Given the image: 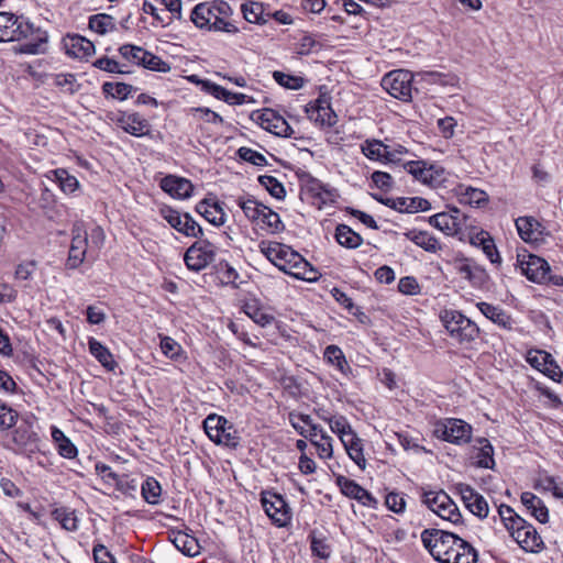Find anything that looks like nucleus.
<instances>
[{
	"label": "nucleus",
	"instance_id": "54",
	"mask_svg": "<svg viewBox=\"0 0 563 563\" xmlns=\"http://www.w3.org/2000/svg\"><path fill=\"white\" fill-rule=\"evenodd\" d=\"M18 419V412L10 408L7 404L0 401V430L12 428Z\"/></svg>",
	"mask_w": 563,
	"mask_h": 563
},
{
	"label": "nucleus",
	"instance_id": "3",
	"mask_svg": "<svg viewBox=\"0 0 563 563\" xmlns=\"http://www.w3.org/2000/svg\"><path fill=\"white\" fill-rule=\"evenodd\" d=\"M232 9L222 0L199 3L191 12V21L200 29L207 27L212 31L235 34L239 29L232 21Z\"/></svg>",
	"mask_w": 563,
	"mask_h": 563
},
{
	"label": "nucleus",
	"instance_id": "4",
	"mask_svg": "<svg viewBox=\"0 0 563 563\" xmlns=\"http://www.w3.org/2000/svg\"><path fill=\"white\" fill-rule=\"evenodd\" d=\"M440 319L450 336L461 344H468L479 335V328L457 310H443Z\"/></svg>",
	"mask_w": 563,
	"mask_h": 563
},
{
	"label": "nucleus",
	"instance_id": "59",
	"mask_svg": "<svg viewBox=\"0 0 563 563\" xmlns=\"http://www.w3.org/2000/svg\"><path fill=\"white\" fill-rule=\"evenodd\" d=\"M144 68L156 71H167L170 67L162 60L158 56L146 51V56L144 57V62L142 65Z\"/></svg>",
	"mask_w": 563,
	"mask_h": 563
},
{
	"label": "nucleus",
	"instance_id": "14",
	"mask_svg": "<svg viewBox=\"0 0 563 563\" xmlns=\"http://www.w3.org/2000/svg\"><path fill=\"white\" fill-rule=\"evenodd\" d=\"M310 120L322 126H333L336 123V114L331 108L330 97L321 95L317 100L306 107Z\"/></svg>",
	"mask_w": 563,
	"mask_h": 563
},
{
	"label": "nucleus",
	"instance_id": "9",
	"mask_svg": "<svg viewBox=\"0 0 563 563\" xmlns=\"http://www.w3.org/2000/svg\"><path fill=\"white\" fill-rule=\"evenodd\" d=\"M411 73L399 69L385 75L382 86L391 97L401 101H409L411 99Z\"/></svg>",
	"mask_w": 563,
	"mask_h": 563
},
{
	"label": "nucleus",
	"instance_id": "5",
	"mask_svg": "<svg viewBox=\"0 0 563 563\" xmlns=\"http://www.w3.org/2000/svg\"><path fill=\"white\" fill-rule=\"evenodd\" d=\"M203 428L209 439L216 444L235 449L240 443L238 430L222 416L209 415L203 421Z\"/></svg>",
	"mask_w": 563,
	"mask_h": 563
},
{
	"label": "nucleus",
	"instance_id": "46",
	"mask_svg": "<svg viewBox=\"0 0 563 563\" xmlns=\"http://www.w3.org/2000/svg\"><path fill=\"white\" fill-rule=\"evenodd\" d=\"M54 518L67 531H76L78 529V519L75 511L67 508H57L53 511Z\"/></svg>",
	"mask_w": 563,
	"mask_h": 563
},
{
	"label": "nucleus",
	"instance_id": "16",
	"mask_svg": "<svg viewBox=\"0 0 563 563\" xmlns=\"http://www.w3.org/2000/svg\"><path fill=\"white\" fill-rule=\"evenodd\" d=\"M456 490L461 495V498L465 507L478 518H486L488 516V504L486 499L478 494L473 487L467 484L460 483L456 485Z\"/></svg>",
	"mask_w": 563,
	"mask_h": 563
},
{
	"label": "nucleus",
	"instance_id": "34",
	"mask_svg": "<svg viewBox=\"0 0 563 563\" xmlns=\"http://www.w3.org/2000/svg\"><path fill=\"white\" fill-rule=\"evenodd\" d=\"M336 242L346 249H356L363 243V238L346 224H339L335 229Z\"/></svg>",
	"mask_w": 563,
	"mask_h": 563
},
{
	"label": "nucleus",
	"instance_id": "56",
	"mask_svg": "<svg viewBox=\"0 0 563 563\" xmlns=\"http://www.w3.org/2000/svg\"><path fill=\"white\" fill-rule=\"evenodd\" d=\"M96 472L98 475L102 477V479L108 484H114L119 489H122L123 483L120 479L119 475L112 472L109 465L97 463Z\"/></svg>",
	"mask_w": 563,
	"mask_h": 563
},
{
	"label": "nucleus",
	"instance_id": "47",
	"mask_svg": "<svg viewBox=\"0 0 563 563\" xmlns=\"http://www.w3.org/2000/svg\"><path fill=\"white\" fill-rule=\"evenodd\" d=\"M329 426L331 431L339 435L341 442L355 433L343 416H333V419H329Z\"/></svg>",
	"mask_w": 563,
	"mask_h": 563
},
{
	"label": "nucleus",
	"instance_id": "61",
	"mask_svg": "<svg viewBox=\"0 0 563 563\" xmlns=\"http://www.w3.org/2000/svg\"><path fill=\"white\" fill-rule=\"evenodd\" d=\"M385 505L389 510L396 514L404 512L406 508V501L404 497L397 493H389L385 498Z\"/></svg>",
	"mask_w": 563,
	"mask_h": 563
},
{
	"label": "nucleus",
	"instance_id": "13",
	"mask_svg": "<svg viewBox=\"0 0 563 563\" xmlns=\"http://www.w3.org/2000/svg\"><path fill=\"white\" fill-rule=\"evenodd\" d=\"M212 244L199 240L194 243L185 253L184 261L187 267L198 272L205 268L213 258L214 253Z\"/></svg>",
	"mask_w": 563,
	"mask_h": 563
},
{
	"label": "nucleus",
	"instance_id": "33",
	"mask_svg": "<svg viewBox=\"0 0 563 563\" xmlns=\"http://www.w3.org/2000/svg\"><path fill=\"white\" fill-rule=\"evenodd\" d=\"M406 236L427 252L435 253L441 250L438 239L427 231L411 230Z\"/></svg>",
	"mask_w": 563,
	"mask_h": 563
},
{
	"label": "nucleus",
	"instance_id": "6",
	"mask_svg": "<svg viewBox=\"0 0 563 563\" xmlns=\"http://www.w3.org/2000/svg\"><path fill=\"white\" fill-rule=\"evenodd\" d=\"M16 23L12 26L13 35L11 41L30 40L20 45L19 51L24 54H38L41 45L47 41V34L40 27H35L27 19L15 16Z\"/></svg>",
	"mask_w": 563,
	"mask_h": 563
},
{
	"label": "nucleus",
	"instance_id": "53",
	"mask_svg": "<svg viewBox=\"0 0 563 563\" xmlns=\"http://www.w3.org/2000/svg\"><path fill=\"white\" fill-rule=\"evenodd\" d=\"M238 155L241 159L247 162V163H251L255 166H265L267 165V159L266 157L261 154L260 152L257 151H254L250 147H240L238 150Z\"/></svg>",
	"mask_w": 563,
	"mask_h": 563
},
{
	"label": "nucleus",
	"instance_id": "63",
	"mask_svg": "<svg viewBox=\"0 0 563 563\" xmlns=\"http://www.w3.org/2000/svg\"><path fill=\"white\" fill-rule=\"evenodd\" d=\"M371 179L377 188L385 191L393 187V177L388 173L376 170L372 174Z\"/></svg>",
	"mask_w": 563,
	"mask_h": 563
},
{
	"label": "nucleus",
	"instance_id": "39",
	"mask_svg": "<svg viewBox=\"0 0 563 563\" xmlns=\"http://www.w3.org/2000/svg\"><path fill=\"white\" fill-rule=\"evenodd\" d=\"M324 358L334 365L342 374H346L351 368L342 350L336 345H329L324 350Z\"/></svg>",
	"mask_w": 563,
	"mask_h": 563
},
{
	"label": "nucleus",
	"instance_id": "43",
	"mask_svg": "<svg viewBox=\"0 0 563 563\" xmlns=\"http://www.w3.org/2000/svg\"><path fill=\"white\" fill-rule=\"evenodd\" d=\"M178 552L187 558H192L200 552V545L196 538L178 530Z\"/></svg>",
	"mask_w": 563,
	"mask_h": 563
},
{
	"label": "nucleus",
	"instance_id": "25",
	"mask_svg": "<svg viewBox=\"0 0 563 563\" xmlns=\"http://www.w3.org/2000/svg\"><path fill=\"white\" fill-rule=\"evenodd\" d=\"M65 47L66 53L76 58H86L95 53L93 43L80 35L69 36Z\"/></svg>",
	"mask_w": 563,
	"mask_h": 563
},
{
	"label": "nucleus",
	"instance_id": "45",
	"mask_svg": "<svg viewBox=\"0 0 563 563\" xmlns=\"http://www.w3.org/2000/svg\"><path fill=\"white\" fill-rule=\"evenodd\" d=\"M238 205L251 221H260L263 210L266 209V206L258 203L254 199L239 198Z\"/></svg>",
	"mask_w": 563,
	"mask_h": 563
},
{
	"label": "nucleus",
	"instance_id": "60",
	"mask_svg": "<svg viewBox=\"0 0 563 563\" xmlns=\"http://www.w3.org/2000/svg\"><path fill=\"white\" fill-rule=\"evenodd\" d=\"M551 356L552 355L545 351H534L529 352L527 361L532 367L542 372L548 361L551 360Z\"/></svg>",
	"mask_w": 563,
	"mask_h": 563
},
{
	"label": "nucleus",
	"instance_id": "24",
	"mask_svg": "<svg viewBox=\"0 0 563 563\" xmlns=\"http://www.w3.org/2000/svg\"><path fill=\"white\" fill-rule=\"evenodd\" d=\"M517 543L526 551L534 552L542 544V539L538 534L536 528L527 523L525 527L518 529L517 534L512 537Z\"/></svg>",
	"mask_w": 563,
	"mask_h": 563
},
{
	"label": "nucleus",
	"instance_id": "32",
	"mask_svg": "<svg viewBox=\"0 0 563 563\" xmlns=\"http://www.w3.org/2000/svg\"><path fill=\"white\" fill-rule=\"evenodd\" d=\"M470 239L473 245H478L482 247L483 252L492 263H499L500 257L498 251L493 238L488 234V232L482 230L478 233L472 235Z\"/></svg>",
	"mask_w": 563,
	"mask_h": 563
},
{
	"label": "nucleus",
	"instance_id": "48",
	"mask_svg": "<svg viewBox=\"0 0 563 563\" xmlns=\"http://www.w3.org/2000/svg\"><path fill=\"white\" fill-rule=\"evenodd\" d=\"M119 52L123 58L126 60L141 66L144 62V57L146 56V49L141 46H135L131 44L122 45L119 48Z\"/></svg>",
	"mask_w": 563,
	"mask_h": 563
},
{
	"label": "nucleus",
	"instance_id": "17",
	"mask_svg": "<svg viewBox=\"0 0 563 563\" xmlns=\"http://www.w3.org/2000/svg\"><path fill=\"white\" fill-rule=\"evenodd\" d=\"M336 483L345 496L356 499L364 506L375 508L377 505L376 498L367 492L365 488L360 486L355 481L350 479L345 476H339Z\"/></svg>",
	"mask_w": 563,
	"mask_h": 563
},
{
	"label": "nucleus",
	"instance_id": "41",
	"mask_svg": "<svg viewBox=\"0 0 563 563\" xmlns=\"http://www.w3.org/2000/svg\"><path fill=\"white\" fill-rule=\"evenodd\" d=\"M478 443L481 444V448L476 455V465L483 468H493L495 464L493 445L485 438L478 439Z\"/></svg>",
	"mask_w": 563,
	"mask_h": 563
},
{
	"label": "nucleus",
	"instance_id": "1",
	"mask_svg": "<svg viewBox=\"0 0 563 563\" xmlns=\"http://www.w3.org/2000/svg\"><path fill=\"white\" fill-rule=\"evenodd\" d=\"M423 547L441 563H477L474 547L459 536L442 529H424L421 532Z\"/></svg>",
	"mask_w": 563,
	"mask_h": 563
},
{
	"label": "nucleus",
	"instance_id": "30",
	"mask_svg": "<svg viewBox=\"0 0 563 563\" xmlns=\"http://www.w3.org/2000/svg\"><path fill=\"white\" fill-rule=\"evenodd\" d=\"M118 122L131 135L142 136L147 132V122L139 113H123Z\"/></svg>",
	"mask_w": 563,
	"mask_h": 563
},
{
	"label": "nucleus",
	"instance_id": "37",
	"mask_svg": "<svg viewBox=\"0 0 563 563\" xmlns=\"http://www.w3.org/2000/svg\"><path fill=\"white\" fill-rule=\"evenodd\" d=\"M89 27L91 31L103 35L115 30V21L109 14L98 13L89 18Z\"/></svg>",
	"mask_w": 563,
	"mask_h": 563
},
{
	"label": "nucleus",
	"instance_id": "28",
	"mask_svg": "<svg viewBox=\"0 0 563 563\" xmlns=\"http://www.w3.org/2000/svg\"><path fill=\"white\" fill-rule=\"evenodd\" d=\"M89 352L98 362L108 371L113 372L118 363L113 360V355L109 349L95 338L88 340Z\"/></svg>",
	"mask_w": 563,
	"mask_h": 563
},
{
	"label": "nucleus",
	"instance_id": "23",
	"mask_svg": "<svg viewBox=\"0 0 563 563\" xmlns=\"http://www.w3.org/2000/svg\"><path fill=\"white\" fill-rule=\"evenodd\" d=\"M477 308L487 319L492 320L497 325L507 330L512 329L514 321L511 317L500 307L482 301L477 303Z\"/></svg>",
	"mask_w": 563,
	"mask_h": 563
},
{
	"label": "nucleus",
	"instance_id": "42",
	"mask_svg": "<svg viewBox=\"0 0 563 563\" xmlns=\"http://www.w3.org/2000/svg\"><path fill=\"white\" fill-rule=\"evenodd\" d=\"M178 232L192 238H200L203 234L202 228L188 213H178Z\"/></svg>",
	"mask_w": 563,
	"mask_h": 563
},
{
	"label": "nucleus",
	"instance_id": "57",
	"mask_svg": "<svg viewBox=\"0 0 563 563\" xmlns=\"http://www.w3.org/2000/svg\"><path fill=\"white\" fill-rule=\"evenodd\" d=\"M313 445L317 446L318 455L321 459H330L333 454V448H332V438L328 435L327 433H322L320 437V441H312Z\"/></svg>",
	"mask_w": 563,
	"mask_h": 563
},
{
	"label": "nucleus",
	"instance_id": "12",
	"mask_svg": "<svg viewBox=\"0 0 563 563\" xmlns=\"http://www.w3.org/2000/svg\"><path fill=\"white\" fill-rule=\"evenodd\" d=\"M518 263L521 273L531 282L543 284L545 278H549L550 265L549 263L537 255L528 254L518 256Z\"/></svg>",
	"mask_w": 563,
	"mask_h": 563
},
{
	"label": "nucleus",
	"instance_id": "10",
	"mask_svg": "<svg viewBox=\"0 0 563 563\" xmlns=\"http://www.w3.org/2000/svg\"><path fill=\"white\" fill-rule=\"evenodd\" d=\"M261 501L266 515L278 527H285L289 522L290 508L280 495L275 493H263Z\"/></svg>",
	"mask_w": 563,
	"mask_h": 563
},
{
	"label": "nucleus",
	"instance_id": "8",
	"mask_svg": "<svg viewBox=\"0 0 563 563\" xmlns=\"http://www.w3.org/2000/svg\"><path fill=\"white\" fill-rule=\"evenodd\" d=\"M422 503L444 520L456 523L461 519L457 506L443 490L424 492L422 494Z\"/></svg>",
	"mask_w": 563,
	"mask_h": 563
},
{
	"label": "nucleus",
	"instance_id": "49",
	"mask_svg": "<svg viewBox=\"0 0 563 563\" xmlns=\"http://www.w3.org/2000/svg\"><path fill=\"white\" fill-rule=\"evenodd\" d=\"M258 181L269 194L276 199H284L286 196L285 188L280 181L274 176L263 175L258 177Z\"/></svg>",
	"mask_w": 563,
	"mask_h": 563
},
{
	"label": "nucleus",
	"instance_id": "40",
	"mask_svg": "<svg viewBox=\"0 0 563 563\" xmlns=\"http://www.w3.org/2000/svg\"><path fill=\"white\" fill-rule=\"evenodd\" d=\"M244 312L257 324L266 327L274 321V317L265 312L257 302L250 301L244 305Z\"/></svg>",
	"mask_w": 563,
	"mask_h": 563
},
{
	"label": "nucleus",
	"instance_id": "50",
	"mask_svg": "<svg viewBox=\"0 0 563 563\" xmlns=\"http://www.w3.org/2000/svg\"><path fill=\"white\" fill-rule=\"evenodd\" d=\"M16 23L15 15L9 12H0V42H11L13 35L12 26Z\"/></svg>",
	"mask_w": 563,
	"mask_h": 563
},
{
	"label": "nucleus",
	"instance_id": "18",
	"mask_svg": "<svg viewBox=\"0 0 563 563\" xmlns=\"http://www.w3.org/2000/svg\"><path fill=\"white\" fill-rule=\"evenodd\" d=\"M405 169L423 184H432L439 180L443 169L423 161H410L404 165Z\"/></svg>",
	"mask_w": 563,
	"mask_h": 563
},
{
	"label": "nucleus",
	"instance_id": "22",
	"mask_svg": "<svg viewBox=\"0 0 563 563\" xmlns=\"http://www.w3.org/2000/svg\"><path fill=\"white\" fill-rule=\"evenodd\" d=\"M429 223L446 235H460L464 229L452 213L440 212L429 218Z\"/></svg>",
	"mask_w": 563,
	"mask_h": 563
},
{
	"label": "nucleus",
	"instance_id": "51",
	"mask_svg": "<svg viewBox=\"0 0 563 563\" xmlns=\"http://www.w3.org/2000/svg\"><path fill=\"white\" fill-rule=\"evenodd\" d=\"M54 82L57 87L70 95L77 92L80 88V85L73 74H58L55 76Z\"/></svg>",
	"mask_w": 563,
	"mask_h": 563
},
{
	"label": "nucleus",
	"instance_id": "27",
	"mask_svg": "<svg viewBox=\"0 0 563 563\" xmlns=\"http://www.w3.org/2000/svg\"><path fill=\"white\" fill-rule=\"evenodd\" d=\"M522 505L530 511V514L541 523L549 520V511L544 503L534 494L525 492L521 495Z\"/></svg>",
	"mask_w": 563,
	"mask_h": 563
},
{
	"label": "nucleus",
	"instance_id": "11",
	"mask_svg": "<svg viewBox=\"0 0 563 563\" xmlns=\"http://www.w3.org/2000/svg\"><path fill=\"white\" fill-rule=\"evenodd\" d=\"M71 244L65 265L68 269H76L85 261L88 246V233L81 224L76 223L71 229Z\"/></svg>",
	"mask_w": 563,
	"mask_h": 563
},
{
	"label": "nucleus",
	"instance_id": "26",
	"mask_svg": "<svg viewBox=\"0 0 563 563\" xmlns=\"http://www.w3.org/2000/svg\"><path fill=\"white\" fill-rule=\"evenodd\" d=\"M46 177L57 183L60 190L66 195L74 194L80 186L78 179L64 168L49 170Z\"/></svg>",
	"mask_w": 563,
	"mask_h": 563
},
{
	"label": "nucleus",
	"instance_id": "44",
	"mask_svg": "<svg viewBox=\"0 0 563 563\" xmlns=\"http://www.w3.org/2000/svg\"><path fill=\"white\" fill-rule=\"evenodd\" d=\"M142 496L148 504L156 505L162 494L159 483L153 478L147 477L141 486Z\"/></svg>",
	"mask_w": 563,
	"mask_h": 563
},
{
	"label": "nucleus",
	"instance_id": "31",
	"mask_svg": "<svg viewBox=\"0 0 563 563\" xmlns=\"http://www.w3.org/2000/svg\"><path fill=\"white\" fill-rule=\"evenodd\" d=\"M459 200L462 203L468 205L471 207L481 208L487 205L488 195L478 188L473 187H459Z\"/></svg>",
	"mask_w": 563,
	"mask_h": 563
},
{
	"label": "nucleus",
	"instance_id": "38",
	"mask_svg": "<svg viewBox=\"0 0 563 563\" xmlns=\"http://www.w3.org/2000/svg\"><path fill=\"white\" fill-rule=\"evenodd\" d=\"M132 91H136V88L125 82L106 81L102 85V92L106 97L118 98L120 100L126 99Z\"/></svg>",
	"mask_w": 563,
	"mask_h": 563
},
{
	"label": "nucleus",
	"instance_id": "64",
	"mask_svg": "<svg viewBox=\"0 0 563 563\" xmlns=\"http://www.w3.org/2000/svg\"><path fill=\"white\" fill-rule=\"evenodd\" d=\"M92 554L96 563H115L113 555L103 544H96Z\"/></svg>",
	"mask_w": 563,
	"mask_h": 563
},
{
	"label": "nucleus",
	"instance_id": "62",
	"mask_svg": "<svg viewBox=\"0 0 563 563\" xmlns=\"http://www.w3.org/2000/svg\"><path fill=\"white\" fill-rule=\"evenodd\" d=\"M398 290L404 295H416L420 291V286L415 277L406 276L399 279Z\"/></svg>",
	"mask_w": 563,
	"mask_h": 563
},
{
	"label": "nucleus",
	"instance_id": "2",
	"mask_svg": "<svg viewBox=\"0 0 563 563\" xmlns=\"http://www.w3.org/2000/svg\"><path fill=\"white\" fill-rule=\"evenodd\" d=\"M267 258L284 273L301 280L314 282L318 272L290 246L272 243L264 251Z\"/></svg>",
	"mask_w": 563,
	"mask_h": 563
},
{
	"label": "nucleus",
	"instance_id": "15",
	"mask_svg": "<svg viewBox=\"0 0 563 563\" xmlns=\"http://www.w3.org/2000/svg\"><path fill=\"white\" fill-rule=\"evenodd\" d=\"M258 124L266 131L282 137H291L294 130L288 122L275 110L264 109L257 114Z\"/></svg>",
	"mask_w": 563,
	"mask_h": 563
},
{
	"label": "nucleus",
	"instance_id": "29",
	"mask_svg": "<svg viewBox=\"0 0 563 563\" xmlns=\"http://www.w3.org/2000/svg\"><path fill=\"white\" fill-rule=\"evenodd\" d=\"M197 211L208 222L213 225H222L225 222V213L219 202L210 203L208 200H203L198 203Z\"/></svg>",
	"mask_w": 563,
	"mask_h": 563
},
{
	"label": "nucleus",
	"instance_id": "19",
	"mask_svg": "<svg viewBox=\"0 0 563 563\" xmlns=\"http://www.w3.org/2000/svg\"><path fill=\"white\" fill-rule=\"evenodd\" d=\"M457 274L468 280L472 286L484 288L488 283V274L486 271L475 263L463 262L455 266Z\"/></svg>",
	"mask_w": 563,
	"mask_h": 563
},
{
	"label": "nucleus",
	"instance_id": "20",
	"mask_svg": "<svg viewBox=\"0 0 563 563\" xmlns=\"http://www.w3.org/2000/svg\"><path fill=\"white\" fill-rule=\"evenodd\" d=\"M362 153L369 159L395 163V152H390V147L378 140H366L362 146Z\"/></svg>",
	"mask_w": 563,
	"mask_h": 563
},
{
	"label": "nucleus",
	"instance_id": "35",
	"mask_svg": "<svg viewBox=\"0 0 563 563\" xmlns=\"http://www.w3.org/2000/svg\"><path fill=\"white\" fill-rule=\"evenodd\" d=\"M344 445L346 453L351 457V460L354 461V463L361 468L365 470L366 467V460L364 457L363 453V446L361 443V439L357 437L356 433L347 438L342 442Z\"/></svg>",
	"mask_w": 563,
	"mask_h": 563
},
{
	"label": "nucleus",
	"instance_id": "7",
	"mask_svg": "<svg viewBox=\"0 0 563 563\" xmlns=\"http://www.w3.org/2000/svg\"><path fill=\"white\" fill-rule=\"evenodd\" d=\"M472 426L462 419L445 418L433 426V434L443 441L462 445L472 439Z\"/></svg>",
	"mask_w": 563,
	"mask_h": 563
},
{
	"label": "nucleus",
	"instance_id": "55",
	"mask_svg": "<svg viewBox=\"0 0 563 563\" xmlns=\"http://www.w3.org/2000/svg\"><path fill=\"white\" fill-rule=\"evenodd\" d=\"M260 221L271 228L274 232L284 230V223L278 213L266 207L263 210Z\"/></svg>",
	"mask_w": 563,
	"mask_h": 563
},
{
	"label": "nucleus",
	"instance_id": "58",
	"mask_svg": "<svg viewBox=\"0 0 563 563\" xmlns=\"http://www.w3.org/2000/svg\"><path fill=\"white\" fill-rule=\"evenodd\" d=\"M159 1L162 4H164V8L158 9V12L154 16L159 22L169 24L172 22L174 11H176V0Z\"/></svg>",
	"mask_w": 563,
	"mask_h": 563
},
{
	"label": "nucleus",
	"instance_id": "36",
	"mask_svg": "<svg viewBox=\"0 0 563 563\" xmlns=\"http://www.w3.org/2000/svg\"><path fill=\"white\" fill-rule=\"evenodd\" d=\"M244 19L250 23L265 24L267 18L264 14L263 3L249 1L241 5Z\"/></svg>",
	"mask_w": 563,
	"mask_h": 563
},
{
	"label": "nucleus",
	"instance_id": "52",
	"mask_svg": "<svg viewBox=\"0 0 563 563\" xmlns=\"http://www.w3.org/2000/svg\"><path fill=\"white\" fill-rule=\"evenodd\" d=\"M273 77L276 82L288 89L297 90L303 86V79L301 77L287 75L283 71H274Z\"/></svg>",
	"mask_w": 563,
	"mask_h": 563
},
{
	"label": "nucleus",
	"instance_id": "21",
	"mask_svg": "<svg viewBox=\"0 0 563 563\" xmlns=\"http://www.w3.org/2000/svg\"><path fill=\"white\" fill-rule=\"evenodd\" d=\"M520 238L526 242H538L542 238L543 227L533 217H520L516 220Z\"/></svg>",
	"mask_w": 563,
	"mask_h": 563
}]
</instances>
